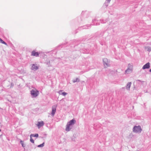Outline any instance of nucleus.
I'll return each instance as SVG.
<instances>
[{"instance_id":"obj_1","label":"nucleus","mask_w":151,"mask_h":151,"mask_svg":"<svg viewBox=\"0 0 151 151\" xmlns=\"http://www.w3.org/2000/svg\"><path fill=\"white\" fill-rule=\"evenodd\" d=\"M133 131L135 132H140L142 131V129L139 126H135L133 128Z\"/></svg>"},{"instance_id":"obj_2","label":"nucleus","mask_w":151,"mask_h":151,"mask_svg":"<svg viewBox=\"0 0 151 151\" xmlns=\"http://www.w3.org/2000/svg\"><path fill=\"white\" fill-rule=\"evenodd\" d=\"M39 93V91L36 89H32L31 91V95L34 97H36Z\"/></svg>"},{"instance_id":"obj_3","label":"nucleus","mask_w":151,"mask_h":151,"mask_svg":"<svg viewBox=\"0 0 151 151\" xmlns=\"http://www.w3.org/2000/svg\"><path fill=\"white\" fill-rule=\"evenodd\" d=\"M133 66L130 64L128 65V67L127 69L125 71V73L128 74L132 71V70Z\"/></svg>"},{"instance_id":"obj_4","label":"nucleus","mask_w":151,"mask_h":151,"mask_svg":"<svg viewBox=\"0 0 151 151\" xmlns=\"http://www.w3.org/2000/svg\"><path fill=\"white\" fill-rule=\"evenodd\" d=\"M57 107V105H55L53 106L52 108V111L51 114L52 116H54L56 111V108Z\"/></svg>"},{"instance_id":"obj_5","label":"nucleus","mask_w":151,"mask_h":151,"mask_svg":"<svg viewBox=\"0 0 151 151\" xmlns=\"http://www.w3.org/2000/svg\"><path fill=\"white\" fill-rule=\"evenodd\" d=\"M103 61L104 63V65L105 67L109 66V65L108 64V60L107 59L105 58L103 60Z\"/></svg>"},{"instance_id":"obj_6","label":"nucleus","mask_w":151,"mask_h":151,"mask_svg":"<svg viewBox=\"0 0 151 151\" xmlns=\"http://www.w3.org/2000/svg\"><path fill=\"white\" fill-rule=\"evenodd\" d=\"M44 124V123L43 121L38 122L36 125L40 128L41 127H42Z\"/></svg>"},{"instance_id":"obj_7","label":"nucleus","mask_w":151,"mask_h":151,"mask_svg":"<svg viewBox=\"0 0 151 151\" xmlns=\"http://www.w3.org/2000/svg\"><path fill=\"white\" fill-rule=\"evenodd\" d=\"M150 64L149 63H147L143 66L142 69H145L149 68L150 67Z\"/></svg>"},{"instance_id":"obj_8","label":"nucleus","mask_w":151,"mask_h":151,"mask_svg":"<svg viewBox=\"0 0 151 151\" xmlns=\"http://www.w3.org/2000/svg\"><path fill=\"white\" fill-rule=\"evenodd\" d=\"M31 55L37 57L39 55V53L38 52H35V51H33L32 52Z\"/></svg>"},{"instance_id":"obj_9","label":"nucleus","mask_w":151,"mask_h":151,"mask_svg":"<svg viewBox=\"0 0 151 151\" xmlns=\"http://www.w3.org/2000/svg\"><path fill=\"white\" fill-rule=\"evenodd\" d=\"M38 68V67L36 65L33 64L32 66V70H36Z\"/></svg>"},{"instance_id":"obj_10","label":"nucleus","mask_w":151,"mask_h":151,"mask_svg":"<svg viewBox=\"0 0 151 151\" xmlns=\"http://www.w3.org/2000/svg\"><path fill=\"white\" fill-rule=\"evenodd\" d=\"M76 122V120L73 119L70 121L67 124L70 126L72 125L73 124Z\"/></svg>"},{"instance_id":"obj_11","label":"nucleus","mask_w":151,"mask_h":151,"mask_svg":"<svg viewBox=\"0 0 151 151\" xmlns=\"http://www.w3.org/2000/svg\"><path fill=\"white\" fill-rule=\"evenodd\" d=\"M131 84L132 83L131 82H129L127 84L126 87L127 88V89L128 90L129 89Z\"/></svg>"},{"instance_id":"obj_12","label":"nucleus","mask_w":151,"mask_h":151,"mask_svg":"<svg viewBox=\"0 0 151 151\" xmlns=\"http://www.w3.org/2000/svg\"><path fill=\"white\" fill-rule=\"evenodd\" d=\"M70 126L69 125L67 124L66 126V131H69L70 130Z\"/></svg>"},{"instance_id":"obj_13","label":"nucleus","mask_w":151,"mask_h":151,"mask_svg":"<svg viewBox=\"0 0 151 151\" xmlns=\"http://www.w3.org/2000/svg\"><path fill=\"white\" fill-rule=\"evenodd\" d=\"M38 137V134H31L30 135V137Z\"/></svg>"},{"instance_id":"obj_14","label":"nucleus","mask_w":151,"mask_h":151,"mask_svg":"<svg viewBox=\"0 0 151 151\" xmlns=\"http://www.w3.org/2000/svg\"><path fill=\"white\" fill-rule=\"evenodd\" d=\"M0 42L2 44H4L5 45H7V44L4 41H3L1 38H0Z\"/></svg>"},{"instance_id":"obj_15","label":"nucleus","mask_w":151,"mask_h":151,"mask_svg":"<svg viewBox=\"0 0 151 151\" xmlns=\"http://www.w3.org/2000/svg\"><path fill=\"white\" fill-rule=\"evenodd\" d=\"M60 91H60V93H59L60 94L62 95L63 96H65L67 94V93L65 92H62L60 93Z\"/></svg>"},{"instance_id":"obj_16","label":"nucleus","mask_w":151,"mask_h":151,"mask_svg":"<svg viewBox=\"0 0 151 151\" xmlns=\"http://www.w3.org/2000/svg\"><path fill=\"white\" fill-rule=\"evenodd\" d=\"M44 143H43L42 144L39 145L38 146V147H42L44 146Z\"/></svg>"},{"instance_id":"obj_17","label":"nucleus","mask_w":151,"mask_h":151,"mask_svg":"<svg viewBox=\"0 0 151 151\" xmlns=\"http://www.w3.org/2000/svg\"><path fill=\"white\" fill-rule=\"evenodd\" d=\"M30 137V142H31L34 143V141L33 139L32 138V137Z\"/></svg>"},{"instance_id":"obj_18","label":"nucleus","mask_w":151,"mask_h":151,"mask_svg":"<svg viewBox=\"0 0 151 151\" xmlns=\"http://www.w3.org/2000/svg\"><path fill=\"white\" fill-rule=\"evenodd\" d=\"M20 142L21 144L22 145V146L23 147H24L25 146L24 145V144L23 142V141H21Z\"/></svg>"},{"instance_id":"obj_19","label":"nucleus","mask_w":151,"mask_h":151,"mask_svg":"<svg viewBox=\"0 0 151 151\" xmlns=\"http://www.w3.org/2000/svg\"><path fill=\"white\" fill-rule=\"evenodd\" d=\"M110 1H111V0H106V1H107V2H109V3L110 2Z\"/></svg>"},{"instance_id":"obj_20","label":"nucleus","mask_w":151,"mask_h":151,"mask_svg":"<svg viewBox=\"0 0 151 151\" xmlns=\"http://www.w3.org/2000/svg\"><path fill=\"white\" fill-rule=\"evenodd\" d=\"M147 50H148V51H150V47H149V48Z\"/></svg>"},{"instance_id":"obj_21","label":"nucleus","mask_w":151,"mask_h":151,"mask_svg":"<svg viewBox=\"0 0 151 151\" xmlns=\"http://www.w3.org/2000/svg\"><path fill=\"white\" fill-rule=\"evenodd\" d=\"M150 71L151 72V69L150 70Z\"/></svg>"},{"instance_id":"obj_22","label":"nucleus","mask_w":151,"mask_h":151,"mask_svg":"<svg viewBox=\"0 0 151 151\" xmlns=\"http://www.w3.org/2000/svg\"><path fill=\"white\" fill-rule=\"evenodd\" d=\"M76 82V81H73V82Z\"/></svg>"},{"instance_id":"obj_23","label":"nucleus","mask_w":151,"mask_h":151,"mask_svg":"<svg viewBox=\"0 0 151 151\" xmlns=\"http://www.w3.org/2000/svg\"><path fill=\"white\" fill-rule=\"evenodd\" d=\"M1 131V130L0 129V132Z\"/></svg>"}]
</instances>
